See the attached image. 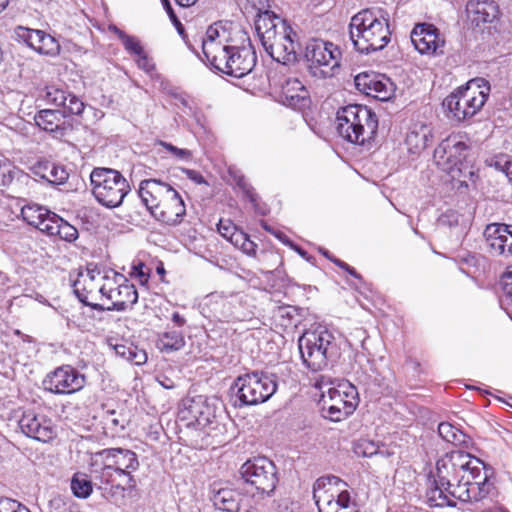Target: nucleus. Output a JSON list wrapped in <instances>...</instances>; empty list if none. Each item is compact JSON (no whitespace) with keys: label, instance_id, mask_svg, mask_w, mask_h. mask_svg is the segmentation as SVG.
Instances as JSON below:
<instances>
[{"label":"nucleus","instance_id":"13d9d810","mask_svg":"<svg viewBox=\"0 0 512 512\" xmlns=\"http://www.w3.org/2000/svg\"><path fill=\"white\" fill-rule=\"evenodd\" d=\"M137 64L138 67L142 70H144L147 73L152 72L155 70V64L152 62V60L148 57L145 51L143 53L137 55Z\"/></svg>","mask_w":512,"mask_h":512},{"label":"nucleus","instance_id":"603ef678","mask_svg":"<svg viewBox=\"0 0 512 512\" xmlns=\"http://www.w3.org/2000/svg\"><path fill=\"white\" fill-rule=\"evenodd\" d=\"M233 244L236 246L240 245L241 249L248 255L256 253L257 245L242 231L236 234V239Z\"/></svg>","mask_w":512,"mask_h":512},{"label":"nucleus","instance_id":"bb28decb","mask_svg":"<svg viewBox=\"0 0 512 512\" xmlns=\"http://www.w3.org/2000/svg\"><path fill=\"white\" fill-rule=\"evenodd\" d=\"M466 12L471 23L480 26L496 20L500 10L494 0H469L466 4Z\"/></svg>","mask_w":512,"mask_h":512},{"label":"nucleus","instance_id":"09e8293b","mask_svg":"<svg viewBox=\"0 0 512 512\" xmlns=\"http://www.w3.org/2000/svg\"><path fill=\"white\" fill-rule=\"evenodd\" d=\"M217 230L221 236L228 239L231 243H233L236 239V234L240 231H237L236 226L233 224L231 220L220 219Z\"/></svg>","mask_w":512,"mask_h":512},{"label":"nucleus","instance_id":"e433bc0d","mask_svg":"<svg viewBox=\"0 0 512 512\" xmlns=\"http://www.w3.org/2000/svg\"><path fill=\"white\" fill-rule=\"evenodd\" d=\"M115 353L127 361L135 364L142 365L147 361V354L144 350L138 349L133 344H116L114 346Z\"/></svg>","mask_w":512,"mask_h":512},{"label":"nucleus","instance_id":"6ab92c4d","mask_svg":"<svg viewBox=\"0 0 512 512\" xmlns=\"http://www.w3.org/2000/svg\"><path fill=\"white\" fill-rule=\"evenodd\" d=\"M14 39L40 55L56 57L60 54L61 46L58 40L44 30L17 26L14 29Z\"/></svg>","mask_w":512,"mask_h":512},{"label":"nucleus","instance_id":"0eeeda50","mask_svg":"<svg viewBox=\"0 0 512 512\" xmlns=\"http://www.w3.org/2000/svg\"><path fill=\"white\" fill-rule=\"evenodd\" d=\"M92 194L106 208L119 207L130 192L126 178L112 168L96 167L90 174Z\"/></svg>","mask_w":512,"mask_h":512},{"label":"nucleus","instance_id":"bf43d9fd","mask_svg":"<svg viewBox=\"0 0 512 512\" xmlns=\"http://www.w3.org/2000/svg\"><path fill=\"white\" fill-rule=\"evenodd\" d=\"M502 289L505 296L512 300V271L506 272L503 275Z\"/></svg>","mask_w":512,"mask_h":512},{"label":"nucleus","instance_id":"c85d7f7f","mask_svg":"<svg viewBox=\"0 0 512 512\" xmlns=\"http://www.w3.org/2000/svg\"><path fill=\"white\" fill-rule=\"evenodd\" d=\"M30 171L33 175L40 177L51 185H62L69 178V172L64 165L47 159L36 161L30 167Z\"/></svg>","mask_w":512,"mask_h":512},{"label":"nucleus","instance_id":"6e6d98bb","mask_svg":"<svg viewBox=\"0 0 512 512\" xmlns=\"http://www.w3.org/2000/svg\"><path fill=\"white\" fill-rule=\"evenodd\" d=\"M161 2L163 4V7H164L165 11L167 12L170 20H171V22L173 23V25L177 29L178 33L180 35H183L184 34V26L182 25V23L178 19L177 15L175 14V12H174L171 4H170V1L169 0H161Z\"/></svg>","mask_w":512,"mask_h":512},{"label":"nucleus","instance_id":"c756f323","mask_svg":"<svg viewBox=\"0 0 512 512\" xmlns=\"http://www.w3.org/2000/svg\"><path fill=\"white\" fill-rule=\"evenodd\" d=\"M231 47L222 45L219 41H202V51L206 61L212 68L224 74L228 69Z\"/></svg>","mask_w":512,"mask_h":512},{"label":"nucleus","instance_id":"338daca9","mask_svg":"<svg viewBox=\"0 0 512 512\" xmlns=\"http://www.w3.org/2000/svg\"><path fill=\"white\" fill-rule=\"evenodd\" d=\"M273 235L282 243L286 245H292L290 239L283 232L276 230Z\"/></svg>","mask_w":512,"mask_h":512},{"label":"nucleus","instance_id":"a878e982","mask_svg":"<svg viewBox=\"0 0 512 512\" xmlns=\"http://www.w3.org/2000/svg\"><path fill=\"white\" fill-rule=\"evenodd\" d=\"M42 97L47 104L61 107L66 114L80 115L85 107L78 96L55 85L45 87Z\"/></svg>","mask_w":512,"mask_h":512},{"label":"nucleus","instance_id":"2eb2a0df","mask_svg":"<svg viewBox=\"0 0 512 512\" xmlns=\"http://www.w3.org/2000/svg\"><path fill=\"white\" fill-rule=\"evenodd\" d=\"M111 280L116 287L100 286L99 292L112 302L111 306L105 307V311H125L132 308L138 301V292L134 284L121 273L111 271Z\"/></svg>","mask_w":512,"mask_h":512},{"label":"nucleus","instance_id":"79ce46f5","mask_svg":"<svg viewBox=\"0 0 512 512\" xmlns=\"http://www.w3.org/2000/svg\"><path fill=\"white\" fill-rule=\"evenodd\" d=\"M354 453L360 457H372L377 454H382L379 447L372 441L367 439H360L354 444Z\"/></svg>","mask_w":512,"mask_h":512},{"label":"nucleus","instance_id":"680f3d73","mask_svg":"<svg viewBox=\"0 0 512 512\" xmlns=\"http://www.w3.org/2000/svg\"><path fill=\"white\" fill-rule=\"evenodd\" d=\"M145 265L143 263H139L137 266L133 267L134 274L139 278L142 284L147 283L149 279V275L144 272Z\"/></svg>","mask_w":512,"mask_h":512},{"label":"nucleus","instance_id":"ea45409f","mask_svg":"<svg viewBox=\"0 0 512 512\" xmlns=\"http://www.w3.org/2000/svg\"><path fill=\"white\" fill-rule=\"evenodd\" d=\"M73 291L78 300L85 306H88L99 312L105 311V307L103 305L98 303H91L88 301V294L92 292V289H88L86 279L81 280L78 278L73 284Z\"/></svg>","mask_w":512,"mask_h":512},{"label":"nucleus","instance_id":"4d7b16f0","mask_svg":"<svg viewBox=\"0 0 512 512\" xmlns=\"http://www.w3.org/2000/svg\"><path fill=\"white\" fill-rule=\"evenodd\" d=\"M494 167L503 172L506 177L512 181V161L507 159L506 157H500L494 162Z\"/></svg>","mask_w":512,"mask_h":512},{"label":"nucleus","instance_id":"ddd939ff","mask_svg":"<svg viewBox=\"0 0 512 512\" xmlns=\"http://www.w3.org/2000/svg\"><path fill=\"white\" fill-rule=\"evenodd\" d=\"M279 24V31L272 36H267L262 46L273 60L282 64H289L297 61L300 43L297 33L288 23Z\"/></svg>","mask_w":512,"mask_h":512},{"label":"nucleus","instance_id":"de8ad7c7","mask_svg":"<svg viewBox=\"0 0 512 512\" xmlns=\"http://www.w3.org/2000/svg\"><path fill=\"white\" fill-rule=\"evenodd\" d=\"M279 316L283 319L282 325L284 326H297L300 322L297 309L292 306L279 308Z\"/></svg>","mask_w":512,"mask_h":512},{"label":"nucleus","instance_id":"69168bd1","mask_svg":"<svg viewBox=\"0 0 512 512\" xmlns=\"http://www.w3.org/2000/svg\"><path fill=\"white\" fill-rule=\"evenodd\" d=\"M172 321L178 326L182 327L185 325L186 320L178 312L172 314Z\"/></svg>","mask_w":512,"mask_h":512},{"label":"nucleus","instance_id":"4468645a","mask_svg":"<svg viewBox=\"0 0 512 512\" xmlns=\"http://www.w3.org/2000/svg\"><path fill=\"white\" fill-rule=\"evenodd\" d=\"M180 413L183 419L189 420L188 426L203 431L207 436H210L211 432L217 428L216 408L203 396L187 400Z\"/></svg>","mask_w":512,"mask_h":512},{"label":"nucleus","instance_id":"cd10ccee","mask_svg":"<svg viewBox=\"0 0 512 512\" xmlns=\"http://www.w3.org/2000/svg\"><path fill=\"white\" fill-rule=\"evenodd\" d=\"M280 102L293 109H303L309 102L308 91L297 78H289L282 85Z\"/></svg>","mask_w":512,"mask_h":512},{"label":"nucleus","instance_id":"f704fd0d","mask_svg":"<svg viewBox=\"0 0 512 512\" xmlns=\"http://www.w3.org/2000/svg\"><path fill=\"white\" fill-rule=\"evenodd\" d=\"M185 346V339L180 331L172 330L159 335L157 347L166 353L178 351Z\"/></svg>","mask_w":512,"mask_h":512},{"label":"nucleus","instance_id":"423d86ee","mask_svg":"<svg viewBox=\"0 0 512 512\" xmlns=\"http://www.w3.org/2000/svg\"><path fill=\"white\" fill-rule=\"evenodd\" d=\"M298 347L304 365L314 372L324 369L339 354L334 335L323 326L305 331L298 339Z\"/></svg>","mask_w":512,"mask_h":512},{"label":"nucleus","instance_id":"20e7f679","mask_svg":"<svg viewBox=\"0 0 512 512\" xmlns=\"http://www.w3.org/2000/svg\"><path fill=\"white\" fill-rule=\"evenodd\" d=\"M338 134L346 141L364 145L374 140L378 129V118L367 106L348 105L338 110L336 116Z\"/></svg>","mask_w":512,"mask_h":512},{"label":"nucleus","instance_id":"9b49d317","mask_svg":"<svg viewBox=\"0 0 512 512\" xmlns=\"http://www.w3.org/2000/svg\"><path fill=\"white\" fill-rule=\"evenodd\" d=\"M339 485L347 483L334 475L322 476L314 482L313 499L319 512H346L350 508V493L339 489Z\"/></svg>","mask_w":512,"mask_h":512},{"label":"nucleus","instance_id":"393cba45","mask_svg":"<svg viewBox=\"0 0 512 512\" xmlns=\"http://www.w3.org/2000/svg\"><path fill=\"white\" fill-rule=\"evenodd\" d=\"M173 190L174 188L170 184L151 178L140 182L138 194L152 215L156 211V207L160 205L165 197L171 195Z\"/></svg>","mask_w":512,"mask_h":512},{"label":"nucleus","instance_id":"864d4df0","mask_svg":"<svg viewBox=\"0 0 512 512\" xmlns=\"http://www.w3.org/2000/svg\"><path fill=\"white\" fill-rule=\"evenodd\" d=\"M121 42L124 49L131 55L137 56L144 51L140 41L134 36L127 35Z\"/></svg>","mask_w":512,"mask_h":512},{"label":"nucleus","instance_id":"052dcab7","mask_svg":"<svg viewBox=\"0 0 512 512\" xmlns=\"http://www.w3.org/2000/svg\"><path fill=\"white\" fill-rule=\"evenodd\" d=\"M105 420L107 424H110L112 426V428L120 426L122 430L125 429V425L121 423L118 417H116L115 410H107Z\"/></svg>","mask_w":512,"mask_h":512},{"label":"nucleus","instance_id":"473e14b6","mask_svg":"<svg viewBox=\"0 0 512 512\" xmlns=\"http://www.w3.org/2000/svg\"><path fill=\"white\" fill-rule=\"evenodd\" d=\"M432 141L431 129L424 124L415 125L406 135L405 143L410 153L418 154Z\"/></svg>","mask_w":512,"mask_h":512},{"label":"nucleus","instance_id":"37998d69","mask_svg":"<svg viewBox=\"0 0 512 512\" xmlns=\"http://www.w3.org/2000/svg\"><path fill=\"white\" fill-rule=\"evenodd\" d=\"M58 221L57 230L55 236L67 242H73L78 237L77 229L65 221L63 218L56 219Z\"/></svg>","mask_w":512,"mask_h":512},{"label":"nucleus","instance_id":"c9c22d12","mask_svg":"<svg viewBox=\"0 0 512 512\" xmlns=\"http://www.w3.org/2000/svg\"><path fill=\"white\" fill-rule=\"evenodd\" d=\"M95 485L94 479H90L85 473L77 472L73 475L70 483V488L73 495L77 498L86 499Z\"/></svg>","mask_w":512,"mask_h":512},{"label":"nucleus","instance_id":"aec40b11","mask_svg":"<svg viewBox=\"0 0 512 512\" xmlns=\"http://www.w3.org/2000/svg\"><path fill=\"white\" fill-rule=\"evenodd\" d=\"M355 87L360 92L380 101H387L395 91L393 82L384 75L362 72L354 78Z\"/></svg>","mask_w":512,"mask_h":512},{"label":"nucleus","instance_id":"39448f33","mask_svg":"<svg viewBox=\"0 0 512 512\" xmlns=\"http://www.w3.org/2000/svg\"><path fill=\"white\" fill-rule=\"evenodd\" d=\"M490 84L483 78H475L459 87L443 101L448 117L463 122L477 114L486 103Z\"/></svg>","mask_w":512,"mask_h":512},{"label":"nucleus","instance_id":"e2e57ef3","mask_svg":"<svg viewBox=\"0 0 512 512\" xmlns=\"http://www.w3.org/2000/svg\"><path fill=\"white\" fill-rule=\"evenodd\" d=\"M101 274V269L98 267L97 264L90 263L87 265V274L86 277L89 279L90 282H92L96 276H99Z\"/></svg>","mask_w":512,"mask_h":512},{"label":"nucleus","instance_id":"f03ea898","mask_svg":"<svg viewBox=\"0 0 512 512\" xmlns=\"http://www.w3.org/2000/svg\"><path fill=\"white\" fill-rule=\"evenodd\" d=\"M140 467L138 455L125 448H107L91 454L89 468L95 486L108 501L117 503L137 487L133 473Z\"/></svg>","mask_w":512,"mask_h":512},{"label":"nucleus","instance_id":"0e129e2a","mask_svg":"<svg viewBox=\"0 0 512 512\" xmlns=\"http://www.w3.org/2000/svg\"><path fill=\"white\" fill-rule=\"evenodd\" d=\"M185 173L187 175V177L194 181L195 183L197 184H203V183H206L204 177L202 176L201 173H199L198 171H195V170H191V169H186L185 170Z\"/></svg>","mask_w":512,"mask_h":512},{"label":"nucleus","instance_id":"a18cd8bd","mask_svg":"<svg viewBox=\"0 0 512 512\" xmlns=\"http://www.w3.org/2000/svg\"><path fill=\"white\" fill-rule=\"evenodd\" d=\"M267 7L268 0H246L243 7V11L247 17L249 15L256 17L259 14H262L263 12L269 11Z\"/></svg>","mask_w":512,"mask_h":512},{"label":"nucleus","instance_id":"1a4fd4ad","mask_svg":"<svg viewBox=\"0 0 512 512\" xmlns=\"http://www.w3.org/2000/svg\"><path fill=\"white\" fill-rule=\"evenodd\" d=\"M304 57L315 76L330 78L340 68L342 52L332 42L312 38L306 42Z\"/></svg>","mask_w":512,"mask_h":512},{"label":"nucleus","instance_id":"a211bd4d","mask_svg":"<svg viewBox=\"0 0 512 512\" xmlns=\"http://www.w3.org/2000/svg\"><path fill=\"white\" fill-rule=\"evenodd\" d=\"M18 424L27 437L39 442L47 443L57 436V428L53 420L40 411H24Z\"/></svg>","mask_w":512,"mask_h":512},{"label":"nucleus","instance_id":"f3484780","mask_svg":"<svg viewBox=\"0 0 512 512\" xmlns=\"http://www.w3.org/2000/svg\"><path fill=\"white\" fill-rule=\"evenodd\" d=\"M410 38L415 49L421 55L438 57L445 54V36L433 24H416L411 31Z\"/></svg>","mask_w":512,"mask_h":512},{"label":"nucleus","instance_id":"b1692460","mask_svg":"<svg viewBox=\"0 0 512 512\" xmlns=\"http://www.w3.org/2000/svg\"><path fill=\"white\" fill-rule=\"evenodd\" d=\"M152 216L159 222L175 226L182 222L186 214L184 200L180 194L174 189L171 195L165 197Z\"/></svg>","mask_w":512,"mask_h":512},{"label":"nucleus","instance_id":"5701e85b","mask_svg":"<svg viewBox=\"0 0 512 512\" xmlns=\"http://www.w3.org/2000/svg\"><path fill=\"white\" fill-rule=\"evenodd\" d=\"M230 53L231 55L228 57V59H230L228 69L225 70L226 75L242 78L249 74L255 67L257 56L250 42L246 46L231 47Z\"/></svg>","mask_w":512,"mask_h":512},{"label":"nucleus","instance_id":"4be33fe9","mask_svg":"<svg viewBox=\"0 0 512 512\" xmlns=\"http://www.w3.org/2000/svg\"><path fill=\"white\" fill-rule=\"evenodd\" d=\"M339 391L331 387L322 393L319 401L322 415L333 422L344 420L354 412L353 402L344 401Z\"/></svg>","mask_w":512,"mask_h":512},{"label":"nucleus","instance_id":"f8f14e48","mask_svg":"<svg viewBox=\"0 0 512 512\" xmlns=\"http://www.w3.org/2000/svg\"><path fill=\"white\" fill-rule=\"evenodd\" d=\"M470 145L460 135H451L444 139L434 150L435 164L452 178L461 176L468 168L466 159Z\"/></svg>","mask_w":512,"mask_h":512},{"label":"nucleus","instance_id":"7c9ffc66","mask_svg":"<svg viewBox=\"0 0 512 512\" xmlns=\"http://www.w3.org/2000/svg\"><path fill=\"white\" fill-rule=\"evenodd\" d=\"M64 111L57 109H43L40 110L34 117L35 123L39 128L50 133H59L63 135L65 130L64 118L70 116Z\"/></svg>","mask_w":512,"mask_h":512},{"label":"nucleus","instance_id":"8fccbe9b","mask_svg":"<svg viewBox=\"0 0 512 512\" xmlns=\"http://www.w3.org/2000/svg\"><path fill=\"white\" fill-rule=\"evenodd\" d=\"M0 512H31L25 505L8 497H0Z\"/></svg>","mask_w":512,"mask_h":512},{"label":"nucleus","instance_id":"4c0bfd02","mask_svg":"<svg viewBox=\"0 0 512 512\" xmlns=\"http://www.w3.org/2000/svg\"><path fill=\"white\" fill-rule=\"evenodd\" d=\"M229 175L235 183L236 187L244 194V196L251 202L255 210H258V194L250 183L246 180L245 176L237 170L229 169Z\"/></svg>","mask_w":512,"mask_h":512},{"label":"nucleus","instance_id":"58836bf2","mask_svg":"<svg viewBox=\"0 0 512 512\" xmlns=\"http://www.w3.org/2000/svg\"><path fill=\"white\" fill-rule=\"evenodd\" d=\"M48 215V210L42 206L32 204L25 205L21 209V216L24 221H26L29 225L38 227L43 216Z\"/></svg>","mask_w":512,"mask_h":512},{"label":"nucleus","instance_id":"3c124183","mask_svg":"<svg viewBox=\"0 0 512 512\" xmlns=\"http://www.w3.org/2000/svg\"><path fill=\"white\" fill-rule=\"evenodd\" d=\"M15 169L7 161L0 160V187L8 186L15 177Z\"/></svg>","mask_w":512,"mask_h":512},{"label":"nucleus","instance_id":"7ed1b4c3","mask_svg":"<svg viewBox=\"0 0 512 512\" xmlns=\"http://www.w3.org/2000/svg\"><path fill=\"white\" fill-rule=\"evenodd\" d=\"M348 29L355 50L361 54L383 50L391 40L389 18L381 10L359 11L351 17Z\"/></svg>","mask_w":512,"mask_h":512},{"label":"nucleus","instance_id":"f257e3e1","mask_svg":"<svg viewBox=\"0 0 512 512\" xmlns=\"http://www.w3.org/2000/svg\"><path fill=\"white\" fill-rule=\"evenodd\" d=\"M492 467L462 450L446 453L436 462L434 472H430L431 485L426 497L430 507H456V502L480 501L491 490Z\"/></svg>","mask_w":512,"mask_h":512},{"label":"nucleus","instance_id":"a19ab883","mask_svg":"<svg viewBox=\"0 0 512 512\" xmlns=\"http://www.w3.org/2000/svg\"><path fill=\"white\" fill-rule=\"evenodd\" d=\"M438 433L445 441L458 444L463 442L465 434L448 422H442L438 426Z\"/></svg>","mask_w":512,"mask_h":512},{"label":"nucleus","instance_id":"9d476101","mask_svg":"<svg viewBox=\"0 0 512 512\" xmlns=\"http://www.w3.org/2000/svg\"><path fill=\"white\" fill-rule=\"evenodd\" d=\"M241 478L249 484L260 497L271 496L279 482L278 471L273 461L267 457L247 460L239 470Z\"/></svg>","mask_w":512,"mask_h":512},{"label":"nucleus","instance_id":"5fc2aeb1","mask_svg":"<svg viewBox=\"0 0 512 512\" xmlns=\"http://www.w3.org/2000/svg\"><path fill=\"white\" fill-rule=\"evenodd\" d=\"M160 145L163 146L168 152H170L175 158L179 160L189 161L192 158V153L190 150L178 148L171 143L160 142Z\"/></svg>","mask_w":512,"mask_h":512},{"label":"nucleus","instance_id":"49530a36","mask_svg":"<svg viewBox=\"0 0 512 512\" xmlns=\"http://www.w3.org/2000/svg\"><path fill=\"white\" fill-rule=\"evenodd\" d=\"M335 390H340L339 393L342 394L344 401L353 402V408L354 410L356 409L359 399L357 389L354 385L349 382H343L335 387Z\"/></svg>","mask_w":512,"mask_h":512},{"label":"nucleus","instance_id":"2f4dec72","mask_svg":"<svg viewBox=\"0 0 512 512\" xmlns=\"http://www.w3.org/2000/svg\"><path fill=\"white\" fill-rule=\"evenodd\" d=\"M242 500V495L230 488L213 490L211 495V501L215 508L223 512H239Z\"/></svg>","mask_w":512,"mask_h":512},{"label":"nucleus","instance_id":"dca6fc26","mask_svg":"<svg viewBox=\"0 0 512 512\" xmlns=\"http://www.w3.org/2000/svg\"><path fill=\"white\" fill-rule=\"evenodd\" d=\"M86 378L71 365H62L48 373L43 380L46 391L53 394H73L81 390Z\"/></svg>","mask_w":512,"mask_h":512},{"label":"nucleus","instance_id":"6e6552de","mask_svg":"<svg viewBox=\"0 0 512 512\" xmlns=\"http://www.w3.org/2000/svg\"><path fill=\"white\" fill-rule=\"evenodd\" d=\"M240 406L258 405L268 401L277 390L274 375L253 371L237 377L234 383Z\"/></svg>","mask_w":512,"mask_h":512},{"label":"nucleus","instance_id":"c03bdc74","mask_svg":"<svg viewBox=\"0 0 512 512\" xmlns=\"http://www.w3.org/2000/svg\"><path fill=\"white\" fill-rule=\"evenodd\" d=\"M56 219H60V216L48 210V215L43 216L37 229L49 236H55L58 225V221H56Z\"/></svg>","mask_w":512,"mask_h":512},{"label":"nucleus","instance_id":"774afa93","mask_svg":"<svg viewBox=\"0 0 512 512\" xmlns=\"http://www.w3.org/2000/svg\"><path fill=\"white\" fill-rule=\"evenodd\" d=\"M218 36V31L210 27L206 32V38L203 41H216L215 37Z\"/></svg>","mask_w":512,"mask_h":512},{"label":"nucleus","instance_id":"412c9836","mask_svg":"<svg viewBox=\"0 0 512 512\" xmlns=\"http://www.w3.org/2000/svg\"><path fill=\"white\" fill-rule=\"evenodd\" d=\"M483 236L490 253L512 256V225L490 223L486 226Z\"/></svg>","mask_w":512,"mask_h":512},{"label":"nucleus","instance_id":"72a5a7b5","mask_svg":"<svg viewBox=\"0 0 512 512\" xmlns=\"http://www.w3.org/2000/svg\"><path fill=\"white\" fill-rule=\"evenodd\" d=\"M255 30L261 41V44L266 41L267 36H272L275 32L279 31V23H288L285 19L280 18L272 11L263 12L254 17Z\"/></svg>","mask_w":512,"mask_h":512}]
</instances>
